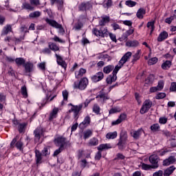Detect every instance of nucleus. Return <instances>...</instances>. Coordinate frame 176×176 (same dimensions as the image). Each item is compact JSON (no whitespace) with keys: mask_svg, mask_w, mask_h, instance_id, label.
Instances as JSON below:
<instances>
[{"mask_svg":"<svg viewBox=\"0 0 176 176\" xmlns=\"http://www.w3.org/2000/svg\"><path fill=\"white\" fill-rule=\"evenodd\" d=\"M64 149L63 147H59L58 149H56L53 154L54 157H56V156H58V155H60V153Z\"/></svg>","mask_w":176,"mask_h":176,"instance_id":"obj_63","label":"nucleus"},{"mask_svg":"<svg viewBox=\"0 0 176 176\" xmlns=\"http://www.w3.org/2000/svg\"><path fill=\"white\" fill-rule=\"evenodd\" d=\"M91 122V118L89 117V116H87L84 120L80 123L78 125V127L80 130H85L86 127H88L90 125V123Z\"/></svg>","mask_w":176,"mask_h":176,"instance_id":"obj_10","label":"nucleus"},{"mask_svg":"<svg viewBox=\"0 0 176 176\" xmlns=\"http://www.w3.org/2000/svg\"><path fill=\"white\" fill-rule=\"evenodd\" d=\"M147 28L151 29L150 35H152L155 31V21H150L147 23Z\"/></svg>","mask_w":176,"mask_h":176,"instance_id":"obj_46","label":"nucleus"},{"mask_svg":"<svg viewBox=\"0 0 176 176\" xmlns=\"http://www.w3.org/2000/svg\"><path fill=\"white\" fill-rule=\"evenodd\" d=\"M110 20L111 19L109 16H104L102 18V20L99 21V25H100L101 27H104L105 24L109 23Z\"/></svg>","mask_w":176,"mask_h":176,"instance_id":"obj_34","label":"nucleus"},{"mask_svg":"<svg viewBox=\"0 0 176 176\" xmlns=\"http://www.w3.org/2000/svg\"><path fill=\"white\" fill-rule=\"evenodd\" d=\"M89 104H90V100H86L83 103H80L78 105H74L72 103L68 104V107H72V108L68 111L69 113H72L73 112V117L76 120H78L79 119V113L82 111V109L83 108H87L89 107Z\"/></svg>","mask_w":176,"mask_h":176,"instance_id":"obj_1","label":"nucleus"},{"mask_svg":"<svg viewBox=\"0 0 176 176\" xmlns=\"http://www.w3.org/2000/svg\"><path fill=\"white\" fill-rule=\"evenodd\" d=\"M123 67V65H122V64H119L117 65L115 68H113V74H115L116 75H118V72H119V70L120 69V68H122Z\"/></svg>","mask_w":176,"mask_h":176,"instance_id":"obj_57","label":"nucleus"},{"mask_svg":"<svg viewBox=\"0 0 176 176\" xmlns=\"http://www.w3.org/2000/svg\"><path fill=\"white\" fill-rule=\"evenodd\" d=\"M171 65H172L171 60H166L162 64V69L166 70L170 68Z\"/></svg>","mask_w":176,"mask_h":176,"instance_id":"obj_43","label":"nucleus"},{"mask_svg":"<svg viewBox=\"0 0 176 176\" xmlns=\"http://www.w3.org/2000/svg\"><path fill=\"white\" fill-rule=\"evenodd\" d=\"M175 171V166H170L164 171V176H170Z\"/></svg>","mask_w":176,"mask_h":176,"instance_id":"obj_29","label":"nucleus"},{"mask_svg":"<svg viewBox=\"0 0 176 176\" xmlns=\"http://www.w3.org/2000/svg\"><path fill=\"white\" fill-rule=\"evenodd\" d=\"M45 21L47 24H49V25H51V27L59 30V34H64V32H65L63 25L60 23H58L57 21L49 19H46Z\"/></svg>","mask_w":176,"mask_h":176,"instance_id":"obj_4","label":"nucleus"},{"mask_svg":"<svg viewBox=\"0 0 176 176\" xmlns=\"http://www.w3.org/2000/svg\"><path fill=\"white\" fill-rule=\"evenodd\" d=\"M19 138V136H16L12 141L10 143V146L12 148H13L15 145L16 148L17 149H19V151H21V152H23V151L24 150V143H23V142H21V140H19L17 142V139Z\"/></svg>","mask_w":176,"mask_h":176,"instance_id":"obj_6","label":"nucleus"},{"mask_svg":"<svg viewBox=\"0 0 176 176\" xmlns=\"http://www.w3.org/2000/svg\"><path fill=\"white\" fill-rule=\"evenodd\" d=\"M42 156L43 154L39 151V150L35 151V158H36V164H41L42 163Z\"/></svg>","mask_w":176,"mask_h":176,"instance_id":"obj_23","label":"nucleus"},{"mask_svg":"<svg viewBox=\"0 0 176 176\" xmlns=\"http://www.w3.org/2000/svg\"><path fill=\"white\" fill-rule=\"evenodd\" d=\"M82 27H83V23L82 22H78L74 25V28L76 31H79Z\"/></svg>","mask_w":176,"mask_h":176,"instance_id":"obj_61","label":"nucleus"},{"mask_svg":"<svg viewBox=\"0 0 176 176\" xmlns=\"http://www.w3.org/2000/svg\"><path fill=\"white\" fill-rule=\"evenodd\" d=\"M86 72V69L80 68L79 71L75 72V78L76 79H80V78H82V76H83Z\"/></svg>","mask_w":176,"mask_h":176,"instance_id":"obj_28","label":"nucleus"},{"mask_svg":"<svg viewBox=\"0 0 176 176\" xmlns=\"http://www.w3.org/2000/svg\"><path fill=\"white\" fill-rule=\"evenodd\" d=\"M62 96L63 100L61 102V105H65V102H68V96H69V93L67 90H63L62 91Z\"/></svg>","mask_w":176,"mask_h":176,"instance_id":"obj_30","label":"nucleus"},{"mask_svg":"<svg viewBox=\"0 0 176 176\" xmlns=\"http://www.w3.org/2000/svg\"><path fill=\"white\" fill-rule=\"evenodd\" d=\"M30 5H33L34 6H39L41 5L40 0H30Z\"/></svg>","mask_w":176,"mask_h":176,"instance_id":"obj_62","label":"nucleus"},{"mask_svg":"<svg viewBox=\"0 0 176 176\" xmlns=\"http://www.w3.org/2000/svg\"><path fill=\"white\" fill-rule=\"evenodd\" d=\"M25 71L27 74H30L34 71V63L32 62L28 61L23 65Z\"/></svg>","mask_w":176,"mask_h":176,"instance_id":"obj_19","label":"nucleus"},{"mask_svg":"<svg viewBox=\"0 0 176 176\" xmlns=\"http://www.w3.org/2000/svg\"><path fill=\"white\" fill-rule=\"evenodd\" d=\"M55 3L57 4V7L59 10H61V9L64 8V0H58Z\"/></svg>","mask_w":176,"mask_h":176,"instance_id":"obj_56","label":"nucleus"},{"mask_svg":"<svg viewBox=\"0 0 176 176\" xmlns=\"http://www.w3.org/2000/svg\"><path fill=\"white\" fill-rule=\"evenodd\" d=\"M24 129H25V123L19 124L18 126V129L20 134L24 132Z\"/></svg>","mask_w":176,"mask_h":176,"instance_id":"obj_59","label":"nucleus"},{"mask_svg":"<svg viewBox=\"0 0 176 176\" xmlns=\"http://www.w3.org/2000/svg\"><path fill=\"white\" fill-rule=\"evenodd\" d=\"M146 14V10L142 8H140L136 13V17L142 20V19H144V16H145Z\"/></svg>","mask_w":176,"mask_h":176,"instance_id":"obj_26","label":"nucleus"},{"mask_svg":"<svg viewBox=\"0 0 176 176\" xmlns=\"http://www.w3.org/2000/svg\"><path fill=\"white\" fill-rule=\"evenodd\" d=\"M96 98H100V101L105 102L107 100H109V94L104 91V89L99 91L98 95L96 96Z\"/></svg>","mask_w":176,"mask_h":176,"instance_id":"obj_12","label":"nucleus"},{"mask_svg":"<svg viewBox=\"0 0 176 176\" xmlns=\"http://www.w3.org/2000/svg\"><path fill=\"white\" fill-rule=\"evenodd\" d=\"M155 80V75L150 74L145 80L146 85H152Z\"/></svg>","mask_w":176,"mask_h":176,"instance_id":"obj_38","label":"nucleus"},{"mask_svg":"<svg viewBox=\"0 0 176 176\" xmlns=\"http://www.w3.org/2000/svg\"><path fill=\"white\" fill-rule=\"evenodd\" d=\"M112 5H113V1H112V0H104L103 3V8L109 9V8L112 7Z\"/></svg>","mask_w":176,"mask_h":176,"instance_id":"obj_44","label":"nucleus"},{"mask_svg":"<svg viewBox=\"0 0 176 176\" xmlns=\"http://www.w3.org/2000/svg\"><path fill=\"white\" fill-rule=\"evenodd\" d=\"M116 137H118L117 131L109 132L106 134V138H107V140H115Z\"/></svg>","mask_w":176,"mask_h":176,"instance_id":"obj_36","label":"nucleus"},{"mask_svg":"<svg viewBox=\"0 0 176 176\" xmlns=\"http://www.w3.org/2000/svg\"><path fill=\"white\" fill-rule=\"evenodd\" d=\"M141 129H138V131H133V132H131V135L135 140H138L141 135Z\"/></svg>","mask_w":176,"mask_h":176,"instance_id":"obj_39","label":"nucleus"},{"mask_svg":"<svg viewBox=\"0 0 176 176\" xmlns=\"http://www.w3.org/2000/svg\"><path fill=\"white\" fill-rule=\"evenodd\" d=\"M113 68H115V66L113 65H109L103 68V72L104 74H111V72L113 71Z\"/></svg>","mask_w":176,"mask_h":176,"instance_id":"obj_37","label":"nucleus"},{"mask_svg":"<svg viewBox=\"0 0 176 176\" xmlns=\"http://www.w3.org/2000/svg\"><path fill=\"white\" fill-rule=\"evenodd\" d=\"M52 41H54V42H58V43H65V41L60 38L57 36H54V38H52Z\"/></svg>","mask_w":176,"mask_h":176,"instance_id":"obj_58","label":"nucleus"},{"mask_svg":"<svg viewBox=\"0 0 176 176\" xmlns=\"http://www.w3.org/2000/svg\"><path fill=\"white\" fill-rule=\"evenodd\" d=\"M165 97H166V94L161 92L157 94V96H155V98L156 100H162L163 98H165Z\"/></svg>","mask_w":176,"mask_h":176,"instance_id":"obj_60","label":"nucleus"},{"mask_svg":"<svg viewBox=\"0 0 176 176\" xmlns=\"http://www.w3.org/2000/svg\"><path fill=\"white\" fill-rule=\"evenodd\" d=\"M120 139L121 140H127L128 138H129V136L127 135V131H126L125 130H122L120 131Z\"/></svg>","mask_w":176,"mask_h":176,"instance_id":"obj_48","label":"nucleus"},{"mask_svg":"<svg viewBox=\"0 0 176 176\" xmlns=\"http://www.w3.org/2000/svg\"><path fill=\"white\" fill-rule=\"evenodd\" d=\"M133 58L131 60L132 64H135L136 61L141 57V50H138L136 53L133 56Z\"/></svg>","mask_w":176,"mask_h":176,"instance_id":"obj_35","label":"nucleus"},{"mask_svg":"<svg viewBox=\"0 0 176 176\" xmlns=\"http://www.w3.org/2000/svg\"><path fill=\"white\" fill-rule=\"evenodd\" d=\"M151 108H152V101H151V100H146L144 102L140 112L142 115H144V113H146Z\"/></svg>","mask_w":176,"mask_h":176,"instance_id":"obj_7","label":"nucleus"},{"mask_svg":"<svg viewBox=\"0 0 176 176\" xmlns=\"http://www.w3.org/2000/svg\"><path fill=\"white\" fill-rule=\"evenodd\" d=\"M41 155L45 157L49 156V155H50V148L47 146L44 147L41 151Z\"/></svg>","mask_w":176,"mask_h":176,"instance_id":"obj_49","label":"nucleus"},{"mask_svg":"<svg viewBox=\"0 0 176 176\" xmlns=\"http://www.w3.org/2000/svg\"><path fill=\"white\" fill-rule=\"evenodd\" d=\"M126 46L128 47H137L140 46V42L137 40L129 41L126 43Z\"/></svg>","mask_w":176,"mask_h":176,"instance_id":"obj_27","label":"nucleus"},{"mask_svg":"<svg viewBox=\"0 0 176 176\" xmlns=\"http://www.w3.org/2000/svg\"><path fill=\"white\" fill-rule=\"evenodd\" d=\"M92 82L94 83H97V82H100L104 79V73L102 72H97L95 75L91 77Z\"/></svg>","mask_w":176,"mask_h":176,"instance_id":"obj_15","label":"nucleus"},{"mask_svg":"<svg viewBox=\"0 0 176 176\" xmlns=\"http://www.w3.org/2000/svg\"><path fill=\"white\" fill-rule=\"evenodd\" d=\"M55 57L56 58V63L58 64V65H60V67H62V68H64V69H67V63L63 59V57H61V56L55 54Z\"/></svg>","mask_w":176,"mask_h":176,"instance_id":"obj_16","label":"nucleus"},{"mask_svg":"<svg viewBox=\"0 0 176 176\" xmlns=\"http://www.w3.org/2000/svg\"><path fill=\"white\" fill-rule=\"evenodd\" d=\"M58 113V108L57 107H54L52 112L50 113V116H49V120L50 122H52V120H53V119H56V118H57V114Z\"/></svg>","mask_w":176,"mask_h":176,"instance_id":"obj_22","label":"nucleus"},{"mask_svg":"<svg viewBox=\"0 0 176 176\" xmlns=\"http://www.w3.org/2000/svg\"><path fill=\"white\" fill-rule=\"evenodd\" d=\"M41 14L42 13L41 12L34 11L29 14V17L30 19H38V17H41Z\"/></svg>","mask_w":176,"mask_h":176,"instance_id":"obj_42","label":"nucleus"},{"mask_svg":"<svg viewBox=\"0 0 176 176\" xmlns=\"http://www.w3.org/2000/svg\"><path fill=\"white\" fill-rule=\"evenodd\" d=\"M21 93L24 98H27L28 97V92H27V87H25V85L21 87Z\"/></svg>","mask_w":176,"mask_h":176,"instance_id":"obj_50","label":"nucleus"},{"mask_svg":"<svg viewBox=\"0 0 176 176\" xmlns=\"http://www.w3.org/2000/svg\"><path fill=\"white\" fill-rule=\"evenodd\" d=\"M13 25L12 24H7L6 25L2 30H1V36H6L10 32H13Z\"/></svg>","mask_w":176,"mask_h":176,"instance_id":"obj_11","label":"nucleus"},{"mask_svg":"<svg viewBox=\"0 0 176 176\" xmlns=\"http://www.w3.org/2000/svg\"><path fill=\"white\" fill-rule=\"evenodd\" d=\"M93 112L96 115H101V108L98 104H95L93 107Z\"/></svg>","mask_w":176,"mask_h":176,"instance_id":"obj_47","label":"nucleus"},{"mask_svg":"<svg viewBox=\"0 0 176 176\" xmlns=\"http://www.w3.org/2000/svg\"><path fill=\"white\" fill-rule=\"evenodd\" d=\"M50 97V96H47L46 98L43 100V103H41V106H42V107H45L46 104H47L48 102H50L53 101V100H54V98H56V97H57V96L55 95V96H52V97L49 100Z\"/></svg>","mask_w":176,"mask_h":176,"instance_id":"obj_40","label":"nucleus"},{"mask_svg":"<svg viewBox=\"0 0 176 176\" xmlns=\"http://www.w3.org/2000/svg\"><path fill=\"white\" fill-rule=\"evenodd\" d=\"M92 32L96 36H100V38H107L109 34L108 28H101L100 30L94 28Z\"/></svg>","mask_w":176,"mask_h":176,"instance_id":"obj_3","label":"nucleus"},{"mask_svg":"<svg viewBox=\"0 0 176 176\" xmlns=\"http://www.w3.org/2000/svg\"><path fill=\"white\" fill-rule=\"evenodd\" d=\"M150 129L153 133H156L157 131H160V125H159L157 123H155L151 125Z\"/></svg>","mask_w":176,"mask_h":176,"instance_id":"obj_45","label":"nucleus"},{"mask_svg":"<svg viewBox=\"0 0 176 176\" xmlns=\"http://www.w3.org/2000/svg\"><path fill=\"white\" fill-rule=\"evenodd\" d=\"M88 146H97L98 145V139L96 138H92L87 143Z\"/></svg>","mask_w":176,"mask_h":176,"instance_id":"obj_33","label":"nucleus"},{"mask_svg":"<svg viewBox=\"0 0 176 176\" xmlns=\"http://www.w3.org/2000/svg\"><path fill=\"white\" fill-rule=\"evenodd\" d=\"M87 85H89V79L86 77L82 78L79 82H74V89H79V90H85L86 87H87Z\"/></svg>","mask_w":176,"mask_h":176,"instance_id":"obj_2","label":"nucleus"},{"mask_svg":"<svg viewBox=\"0 0 176 176\" xmlns=\"http://www.w3.org/2000/svg\"><path fill=\"white\" fill-rule=\"evenodd\" d=\"M168 38V32L166 31H163L161 32L157 37V42H163Z\"/></svg>","mask_w":176,"mask_h":176,"instance_id":"obj_20","label":"nucleus"},{"mask_svg":"<svg viewBox=\"0 0 176 176\" xmlns=\"http://www.w3.org/2000/svg\"><path fill=\"white\" fill-rule=\"evenodd\" d=\"M118 79V76L115 74L114 73H112L111 75L109 76L107 78V83L108 85H112L113 82H116V80Z\"/></svg>","mask_w":176,"mask_h":176,"instance_id":"obj_25","label":"nucleus"},{"mask_svg":"<svg viewBox=\"0 0 176 176\" xmlns=\"http://www.w3.org/2000/svg\"><path fill=\"white\" fill-rule=\"evenodd\" d=\"M176 162V158L175 156L170 155L169 156L168 158L165 159L163 162L162 164L163 166H170L171 164H174V163H175Z\"/></svg>","mask_w":176,"mask_h":176,"instance_id":"obj_18","label":"nucleus"},{"mask_svg":"<svg viewBox=\"0 0 176 176\" xmlns=\"http://www.w3.org/2000/svg\"><path fill=\"white\" fill-rule=\"evenodd\" d=\"M25 63L26 62L24 58L19 57L15 59V63L16 64L17 67H21V65L24 67Z\"/></svg>","mask_w":176,"mask_h":176,"instance_id":"obj_32","label":"nucleus"},{"mask_svg":"<svg viewBox=\"0 0 176 176\" xmlns=\"http://www.w3.org/2000/svg\"><path fill=\"white\" fill-rule=\"evenodd\" d=\"M109 148H111L110 144H102L99 145L98 147V152L95 155V160H100L101 157H102V153L101 152H102L104 149H109Z\"/></svg>","mask_w":176,"mask_h":176,"instance_id":"obj_5","label":"nucleus"},{"mask_svg":"<svg viewBox=\"0 0 176 176\" xmlns=\"http://www.w3.org/2000/svg\"><path fill=\"white\" fill-rule=\"evenodd\" d=\"M142 170H144L145 171H148L151 170V168H153V166L152 165L146 164L145 163L142 164Z\"/></svg>","mask_w":176,"mask_h":176,"instance_id":"obj_54","label":"nucleus"},{"mask_svg":"<svg viewBox=\"0 0 176 176\" xmlns=\"http://www.w3.org/2000/svg\"><path fill=\"white\" fill-rule=\"evenodd\" d=\"M157 61H159L157 57H153L148 60V65H155V64H156Z\"/></svg>","mask_w":176,"mask_h":176,"instance_id":"obj_52","label":"nucleus"},{"mask_svg":"<svg viewBox=\"0 0 176 176\" xmlns=\"http://www.w3.org/2000/svg\"><path fill=\"white\" fill-rule=\"evenodd\" d=\"M131 56H133V54L131 52H128L124 54V55L121 58L120 61L118 62V64H121L122 65H124L130 58H131Z\"/></svg>","mask_w":176,"mask_h":176,"instance_id":"obj_14","label":"nucleus"},{"mask_svg":"<svg viewBox=\"0 0 176 176\" xmlns=\"http://www.w3.org/2000/svg\"><path fill=\"white\" fill-rule=\"evenodd\" d=\"M21 8H22V9H25L26 10L32 11V10H35L34 6H32V4L28 3V2L23 3Z\"/></svg>","mask_w":176,"mask_h":176,"instance_id":"obj_31","label":"nucleus"},{"mask_svg":"<svg viewBox=\"0 0 176 176\" xmlns=\"http://www.w3.org/2000/svg\"><path fill=\"white\" fill-rule=\"evenodd\" d=\"M43 133V130H42V128L39 127L36 129V130L34 131V142H39L41 140V135Z\"/></svg>","mask_w":176,"mask_h":176,"instance_id":"obj_17","label":"nucleus"},{"mask_svg":"<svg viewBox=\"0 0 176 176\" xmlns=\"http://www.w3.org/2000/svg\"><path fill=\"white\" fill-rule=\"evenodd\" d=\"M91 9V3L90 2H82L78 6L80 12H86Z\"/></svg>","mask_w":176,"mask_h":176,"instance_id":"obj_13","label":"nucleus"},{"mask_svg":"<svg viewBox=\"0 0 176 176\" xmlns=\"http://www.w3.org/2000/svg\"><path fill=\"white\" fill-rule=\"evenodd\" d=\"M127 142V140H124V139H118V142L117 144V146L118 147V149L120 151H123V149H124V148H126V144Z\"/></svg>","mask_w":176,"mask_h":176,"instance_id":"obj_21","label":"nucleus"},{"mask_svg":"<svg viewBox=\"0 0 176 176\" xmlns=\"http://www.w3.org/2000/svg\"><path fill=\"white\" fill-rule=\"evenodd\" d=\"M54 142L56 146L64 148V146H65V144H67V138L63 136H59L54 140Z\"/></svg>","mask_w":176,"mask_h":176,"instance_id":"obj_8","label":"nucleus"},{"mask_svg":"<svg viewBox=\"0 0 176 176\" xmlns=\"http://www.w3.org/2000/svg\"><path fill=\"white\" fill-rule=\"evenodd\" d=\"M93 135V131L91 129H87L83 133V139L87 140V138H90Z\"/></svg>","mask_w":176,"mask_h":176,"instance_id":"obj_41","label":"nucleus"},{"mask_svg":"<svg viewBox=\"0 0 176 176\" xmlns=\"http://www.w3.org/2000/svg\"><path fill=\"white\" fill-rule=\"evenodd\" d=\"M168 152H170V151H168V149L162 148V149L157 151V155H158L159 156H164V155L166 153H168Z\"/></svg>","mask_w":176,"mask_h":176,"instance_id":"obj_51","label":"nucleus"},{"mask_svg":"<svg viewBox=\"0 0 176 176\" xmlns=\"http://www.w3.org/2000/svg\"><path fill=\"white\" fill-rule=\"evenodd\" d=\"M48 47H50L51 52H54V53H56V52H60V47H58L56 43L49 42Z\"/></svg>","mask_w":176,"mask_h":176,"instance_id":"obj_24","label":"nucleus"},{"mask_svg":"<svg viewBox=\"0 0 176 176\" xmlns=\"http://www.w3.org/2000/svg\"><path fill=\"white\" fill-rule=\"evenodd\" d=\"M170 91H176V82H172L170 87Z\"/></svg>","mask_w":176,"mask_h":176,"instance_id":"obj_64","label":"nucleus"},{"mask_svg":"<svg viewBox=\"0 0 176 176\" xmlns=\"http://www.w3.org/2000/svg\"><path fill=\"white\" fill-rule=\"evenodd\" d=\"M118 112H120V108L114 107V108H111L109 110V115H113V113H118Z\"/></svg>","mask_w":176,"mask_h":176,"instance_id":"obj_55","label":"nucleus"},{"mask_svg":"<svg viewBox=\"0 0 176 176\" xmlns=\"http://www.w3.org/2000/svg\"><path fill=\"white\" fill-rule=\"evenodd\" d=\"M125 5L129 6V8H134L137 5V2L133 1V0H128L125 2Z\"/></svg>","mask_w":176,"mask_h":176,"instance_id":"obj_53","label":"nucleus"},{"mask_svg":"<svg viewBox=\"0 0 176 176\" xmlns=\"http://www.w3.org/2000/svg\"><path fill=\"white\" fill-rule=\"evenodd\" d=\"M148 160L152 164L153 168H159V157L156 155H151Z\"/></svg>","mask_w":176,"mask_h":176,"instance_id":"obj_9","label":"nucleus"}]
</instances>
